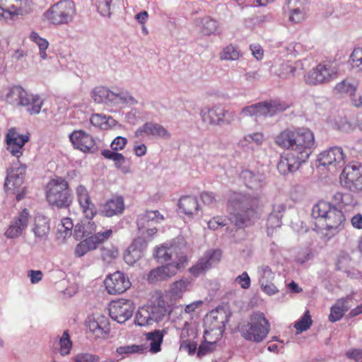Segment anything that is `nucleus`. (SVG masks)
<instances>
[{
	"mask_svg": "<svg viewBox=\"0 0 362 362\" xmlns=\"http://www.w3.org/2000/svg\"><path fill=\"white\" fill-rule=\"evenodd\" d=\"M275 143L283 148L291 150L281 156L277 163V170L283 175L298 170L315 146L314 134L306 128L286 129L275 138Z\"/></svg>",
	"mask_w": 362,
	"mask_h": 362,
	"instance_id": "1",
	"label": "nucleus"
},
{
	"mask_svg": "<svg viewBox=\"0 0 362 362\" xmlns=\"http://www.w3.org/2000/svg\"><path fill=\"white\" fill-rule=\"evenodd\" d=\"M259 204V198L248 194L233 193L230 196L227 203V211L230 221L237 227L233 235L236 240L240 241L243 239L236 236H245L244 228L251 226L258 217Z\"/></svg>",
	"mask_w": 362,
	"mask_h": 362,
	"instance_id": "2",
	"label": "nucleus"
},
{
	"mask_svg": "<svg viewBox=\"0 0 362 362\" xmlns=\"http://www.w3.org/2000/svg\"><path fill=\"white\" fill-rule=\"evenodd\" d=\"M153 256L160 262H171L165 266L158 267L149 272L148 281L152 284L165 281L175 276L178 269L183 267L187 261V257L180 250H155Z\"/></svg>",
	"mask_w": 362,
	"mask_h": 362,
	"instance_id": "3",
	"label": "nucleus"
},
{
	"mask_svg": "<svg viewBox=\"0 0 362 362\" xmlns=\"http://www.w3.org/2000/svg\"><path fill=\"white\" fill-rule=\"evenodd\" d=\"M48 203L58 209H66L73 202V193L65 178L57 176L49 181L46 186Z\"/></svg>",
	"mask_w": 362,
	"mask_h": 362,
	"instance_id": "4",
	"label": "nucleus"
},
{
	"mask_svg": "<svg viewBox=\"0 0 362 362\" xmlns=\"http://www.w3.org/2000/svg\"><path fill=\"white\" fill-rule=\"evenodd\" d=\"M270 324L262 313H255L250 315V321L242 326V336L247 340L260 342L268 335Z\"/></svg>",
	"mask_w": 362,
	"mask_h": 362,
	"instance_id": "5",
	"label": "nucleus"
},
{
	"mask_svg": "<svg viewBox=\"0 0 362 362\" xmlns=\"http://www.w3.org/2000/svg\"><path fill=\"white\" fill-rule=\"evenodd\" d=\"M6 100L12 105L27 106L30 115L40 113L43 104L38 95L30 94L21 86L12 87L6 95Z\"/></svg>",
	"mask_w": 362,
	"mask_h": 362,
	"instance_id": "6",
	"label": "nucleus"
},
{
	"mask_svg": "<svg viewBox=\"0 0 362 362\" xmlns=\"http://www.w3.org/2000/svg\"><path fill=\"white\" fill-rule=\"evenodd\" d=\"M86 228L90 229L82 223H78L74 227V237L76 240H81L76 249H96L100 245L106 241L112 234V230L108 229L104 232H99L94 235L92 230L88 231Z\"/></svg>",
	"mask_w": 362,
	"mask_h": 362,
	"instance_id": "7",
	"label": "nucleus"
},
{
	"mask_svg": "<svg viewBox=\"0 0 362 362\" xmlns=\"http://www.w3.org/2000/svg\"><path fill=\"white\" fill-rule=\"evenodd\" d=\"M167 313L164 300H159L157 304L152 303L139 307L135 315L134 322L140 327L152 325L161 321Z\"/></svg>",
	"mask_w": 362,
	"mask_h": 362,
	"instance_id": "8",
	"label": "nucleus"
},
{
	"mask_svg": "<svg viewBox=\"0 0 362 362\" xmlns=\"http://www.w3.org/2000/svg\"><path fill=\"white\" fill-rule=\"evenodd\" d=\"M338 77V68L327 62L320 63L305 76V81L310 86L328 83Z\"/></svg>",
	"mask_w": 362,
	"mask_h": 362,
	"instance_id": "9",
	"label": "nucleus"
},
{
	"mask_svg": "<svg viewBox=\"0 0 362 362\" xmlns=\"http://www.w3.org/2000/svg\"><path fill=\"white\" fill-rule=\"evenodd\" d=\"M76 13L72 1L63 0L54 4L45 13V16L54 25L66 24L72 21Z\"/></svg>",
	"mask_w": 362,
	"mask_h": 362,
	"instance_id": "10",
	"label": "nucleus"
},
{
	"mask_svg": "<svg viewBox=\"0 0 362 362\" xmlns=\"http://www.w3.org/2000/svg\"><path fill=\"white\" fill-rule=\"evenodd\" d=\"M134 309L132 300L119 298L112 300L109 305V315L118 323H124L132 317Z\"/></svg>",
	"mask_w": 362,
	"mask_h": 362,
	"instance_id": "11",
	"label": "nucleus"
},
{
	"mask_svg": "<svg viewBox=\"0 0 362 362\" xmlns=\"http://www.w3.org/2000/svg\"><path fill=\"white\" fill-rule=\"evenodd\" d=\"M104 284L107 292L110 295L122 294L132 286L128 276L120 271L107 275Z\"/></svg>",
	"mask_w": 362,
	"mask_h": 362,
	"instance_id": "12",
	"label": "nucleus"
},
{
	"mask_svg": "<svg viewBox=\"0 0 362 362\" xmlns=\"http://www.w3.org/2000/svg\"><path fill=\"white\" fill-rule=\"evenodd\" d=\"M345 184L351 191L362 190V164L352 162L346 165L341 174Z\"/></svg>",
	"mask_w": 362,
	"mask_h": 362,
	"instance_id": "13",
	"label": "nucleus"
},
{
	"mask_svg": "<svg viewBox=\"0 0 362 362\" xmlns=\"http://www.w3.org/2000/svg\"><path fill=\"white\" fill-rule=\"evenodd\" d=\"M229 316L226 310L218 308L211 310L205 318L206 328L216 332V337H222L225 331L226 324L228 322Z\"/></svg>",
	"mask_w": 362,
	"mask_h": 362,
	"instance_id": "14",
	"label": "nucleus"
},
{
	"mask_svg": "<svg viewBox=\"0 0 362 362\" xmlns=\"http://www.w3.org/2000/svg\"><path fill=\"white\" fill-rule=\"evenodd\" d=\"M69 139L74 148L83 152L93 153L98 150L95 139L83 130L74 131L69 135Z\"/></svg>",
	"mask_w": 362,
	"mask_h": 362,
	"instance_id": "15",
	"label": "nucleus"
},
{
	"mask_svg": "<svg viewBox=\"0 0 362 362\" xmlns=\"http://www.w3.org/2000/svg\"><path fill=\"white\" fill-rule=\"evenodd\" d=\"M344 221L345 216L341 209L332 204V209L329 210L320 224H318V228L336 233L340 229Z\"/></svg>",
	"mask_w": 362,
	"mask_h": 362,
	"instance_id": "16",
	"label": "nucleus"
},
{
	"mask_svg": "<svg viewBox=\"0 0 362 362\" xmlns=\"http://www.w3.org/2000/svg\"><path fill=\"white\" fill-rule=\"evenodd\" d=\"M222 257L221 250H212L199 259L197 263L189 268L190 274L197 277L204 274L212 266L218 264Z\"/></svg>",
	"mask_w": 362,
	"mask_h": 362,
	"instance_id": "17",
	"label": "nucleus"
},
{
	"mask_svg": "<svg viewBox=\"0 0 362 362\" xmlns=\"http://www.w3.org/2000/svg\"><path fill=\"white\" fill-rule=\"evenodd\" d=\"M153 138H162L168 139L171 135L170 132L161 124L153 122H146L142 126L139 127L134 132L136 138H143L144 136Z\"/></svg>",
	"mask_w": 362,
	"mask_h": 362,
	"instance_id": "18",
	"label": "nucleus"
},
{
	"mask_svg": "<svg viewBox=\"0 0 362 362\" xmlns=\"http://www.w3.org/2000/svg\"><path fill=\"white\" fill-rule=\"evenodd\" d=\"M345 155L340 146H332L320 153L318 161L320 165L341 167L344 163Z\"/></svg>",
	"mask_w": 362,
	"mask_h": 362,
	"instance_id": "19",
	"label": "nucleus"
},
{
	"mask_svg": "<svg viewBox=\"0 0 362 362\" xmlns=\"http://www.w3.org/2000/svg\"><path fill=\"white\" fill-rule=\"evenodd\" d=\"M30 217L28 209H23L11 222L5 235L9 238L20 236L27 228Z\"/></svg>",
	"mask_w": 362,
	"mask_h": 362,
	"instance_id": "20",
	"label": "nucleus"
},
{
	"mask_svg": "<svg viewBox=\"0 0 362 362\" xmlns=\"http://www.w3.org/2000/svg\"><path fill=\"white\" fill-rule=\"evenodd\" d=\"M28 140V136L18 134L14 129H9L6 136L7 150L12 156L19 158L23 155L22 149Z\"/></svg>",
	"mask_w": 362,
	"mask_h": 362,
	"instance_id": "21",
	"label": "nucleus"
},
{
	"mask_svg": "<svg viewBox=\"0 0 362 362\" xmlns=\"http://www.w3.org/2000/svg\"><path fill=\"white\" fill-rule=\"evenodd\" d=\"M86 324L90 332L96 337H102L108 331V319L99 313L89 315L86 321Z\"/></svg>",
	"mask_w": 362,
	"mask_h": 362,
	"instance_id": "22",
	"label": "nucleus"
},
{
	"mask_svg": "<svg viewBox=\"0 0 362 362\" xmlns=\"http://www.w3.org/2000/svg\"><path fill=\"white\" fill-rule=\"evenodd\" d=\"M2 6L7 10L8 18L24 15L31 9L32 0H1Z\"/></svg>",
	"mask_w": 362,
	"mask_h": 362,
	"instance_id": "23",
	"label": "nucleus"
},
{
	"mask_svg": "<svg viewBox=\"0 0 362 362\" xmlns=\"http://www.w3.org/2000/svg\"><path fill=\"white\" fill-rule=\"evenodd\" d=\"M240 177L244 182L245 186L251 189H259L263 187L265 182V176L258 170L244 169L241 171Z\"/></svg>",
	"mask_w": 362,
	"mask_h": 362,
	"instance_id": "24",
	"label": "nucleus"
},
{
	"mask_svg": "<svg viewBox=\"0 0 362 362\" xmlns=\"http://www.w3.org/2000/svg\"><path fill=\"white\" fill-rule=\"evenodd\" d=\"M25 170V165H21L18 168H12L8 170L4 187L7 189H11V187L9 185H11L13 188H18L23 183Z\"/></svg>",
	"mask_w": 362,
	"mask_h": 362,
	"instance_id": "25",
	"label": "nucleus"
},
{
	"mask_svg": "<svg viewBox=\"0 0 362 362\" xmlns=\"http://www.w3.org/2000/svg\"><path fill=\"white\" fill-rule=\"evenodd\" d=\"M223 108L220 105H214L211 107H204L200 111L202 121L211 125L220 126Z\"/></svg>",
	"mask_w": 362,
	"mask_h": 362,
	"instance_id": "26",
	"label": "nucleus"
},
{
	"mask_svg": "<svg viewBox=\"0 0 362 362\" xmlns=\"http://www.w3.org/2000/svg\"><path fill=\"white\" fill-rule=\"evenodd\" d=\"M124 209V199L122 197H116L105 202L103 206L101 213L107 217H112L122 214Z\"/></svg>",
	"mask_w": 362,
	"mask_h": 362,
	"instance_id": "27",
	"label": "nucleus"
},
{
	"mask_svg": "<svg viewBox=\"0 0 362 362\" xmlns=\"http://www.w3.org/2000/svg\"><path fill=\"white\" fill-rule=\"evenodd\" d=\"M178 206L182 210V212L189 217L197 215L199 211V205L195 197H182L179 200Z\"/></svg>",
	"mask_w": 362,
	"mask_h": 362,
	"instance_id": "28",
	"label": "nucleus"
},
{
	"mask_svg": "<svg viewBox=\"0 0 362 362\" xmlns=\"http://www.w3.org/2000/svg\"><path fill=\"white\" fill-rule=\"evenodd\" d=\"M164 217L158 210L146 211L139 214L136 219V225L139 230H141L149 226L150 223H158L163 221Z\"/></svg>",
	"mask_w": 362,
	"mask_h": 362,
	"instance_id": "29",
	"label": "nucleus"
},
{
	"mask_svg": "<svg viewBox=\"0 0 362 362\" xmlns=\"http://www.w3.org/2000/svg\"><path fill=\"white\" fill-rule=\"evenodd\" d=\"M49 223L45 216H38L35 218V224L33 228V232L35 234L36 240L39 241L45 240L49 232Z\"/></svg>",
	"mask_w": 362,
	"mask_h": 362,
	"instance_id": "30",
	"label": "nucleus"
},
{
	"mask_svg": "<svg viewBox=\"0 0 362 362\" xmlns=\"http://www.w3.org/2000/svg\"><path fill=\"white\" fill-rule=\"evenodd\" d=\"M91 96L97 103L112 104L115 92L106 87L98 86L92 90Z\"/></svg>",
	"mask_w": 362,
	"mask_h": 362,
	"instance_id": "31",
	"label": "nucleus"
},
{
	"mask_svg": "<svg viewBox=\"0 0 362 362\" xmlns=\"http://www.w3.org/2000/svg\"><path fill=\"white\" fill-rule=\"evenodd\" d=\"M330 209H332V204L323 200L313 205L311 216L315 220L316 227L318 228V224H320Z\"/></svg>",
	"mask_w": 362,
	"mask_h": 362,
	"instance_id": "32",
	"label": "nucleus"
},
{
	"mask_svg": "<svg viewBox=\"0 0 362 362\" xmlns=\"http://www.w3.org/2000/svg\"><path fill=\"white\" fill-rule=\"evenodd\" d=\"M199 26L200 32L203 35L219 34L218 23L210 16H205L200 19Z\"/></svg>",
	"mask_w": 362,
	"mask_h": 362,
	"instance_id": "33",
	"label": "nucleus"
},
{
	"mask_svg": "<svg viewBox=\"0 0 362 362\" xmlns=\"http://www.w3.org/2000/svg\"><path fill=\"white\" fill-rule=\"evenodd\" d=\"M165 330L156 329L146 334V339L150 341V351L156 354L160 351V345L163 341Z\"/></svg>",
	"mask_w": 362,
	"mask_h": 362,
	"instance_id": "34",
	"label": "nucleus"
},
{
	"mask_svg": "<svg viewBox=\"0 0 362 362\" xmlns=\"http://www.w3.org/2000/svg\"><path fill=\"white\" fill-rule=\"evenodd\" d=\"M347 310L348 307L346 305V300L344 299L338 300L330 309L329 321L334 322L339 320Z\"/></svg>",
	"mask_w": 362,
	"mask_h": 362,
	"instance_id": "35",
	"label": "nucleus"
},
{
	"mask_svg": "<svg viewBox=\"0 0 362 362\" xmlns=\"http://www.w3.org/2000/svg\"><path fill=\"white\" fill-rule=\"evenodd\" d=\"M112 104L135 105L138 104V100L129 91H119L115 92Z\"/></svg>",
	"mask_w": 362,
	"mask_h": 362,
	"instance_id": "36",
	"label": "nucleus"
},
{
	"mask_svg": "<svg viewBox=\"0 0 362 362\" xmlns=\"http://www.w3.org/2000/svg\"><path fill=\"white\" fill-rule=\"evenodd\" d=\"M357 88V84L345 79L336 84L334 90L341 94L349 95L351 98L354 96Z\"/></svg>",
	"mask_w": 362,
	"mask_h": 362,
	"instance_id": "37",
	"label": "nucleus"
},
{
	"mask_svg": "<svg viewBox=\"0 0 362 362\" xmlns=\"http://www.w3.org/2000/svg\"><path fill=\"white\" fill-rule=\"evenodd\" d=\"M240 56V50L238 47L232 44L228 45L223 49L220 53L221 60H237Z\"/></svg>",
	"mask_w": 362,
	"mask_h": 362,
	"instance_id": "38",
	"label": "nucleus"
},
{
	"mask_svg": "<svg viewBox=\"0 0 362 362\" xmlns=\"http://www.w3.org/2000/svg\"><path fill=\"white\" fill-rule=\"evenodd\" d=\"M187 282L183 280L174 282L168 291L170 298L173 300L180 298L183 293L187 290Z\"/></svg>",
	"mask_w": 362,
	"mask_h": 362,
	"instance_id": "39",
	"label": "nucleus"
},
{
	"mask_svg": "<svg viewBox=\"0 0 362 362\" xmlns=\"http://www.w3.org/2000/svg\"><path fill=\"white\" fill-rule=\"evenodd\" d=\"M187 246V243L185 238L178 235L169 242L164 243L160 246H156L154 249H182Z\"/></svg>",
	"mask_w": 362,
	"mask_h": 362,
	"instance_id": "40",
	"label": "nucleus"
},
{
	"mask_svg": "<svg viewBox=\"0 0 362 362\" xmlns=\"http://www.w3.org/2000/svg\"><path fill=\"white\" fill-rule=\"evenodd\" d=\"M269 117H273L280 112H282L289 107V105L286 102L279 100H271L267 101Z\"/></svg>",
	"mask_w": 362,
	"mask_h": 362,
	"instance_id": "41",
	"label": "nucleus"
},
{
	"mask_svg": "<svg viewBox=\"0 0 362 362\" xmlns=\"http://www.w3.org/2000/svg\"><path fill=\"white\" fill-rule=\"evenodd\" d=\"M72 348V341L70 339L68 330L64 332L59 339V353L62 356H67Z\"/></svg>",
	"mask_w": 362,
	"mask_h": 362,
	"instance_id": "42",
	"label": "nucleus"
},
{
	"mask_svg": "<svg viewBox=\"0 0 362 362\" xmlns=\"http://www.w3.org/2000/svg\"><path fill=\"white\" fill-rule=\"evenodd\" d=\"M30 39L38 45L41 58L45 59L47 58L46 49L49 46L48 41L40 37V35L35 32L31 33Z\"/></svg>",
	"mask_w": 362,
	"mask_h": 362,
	"instance_id": "43",
	"label": "nucleus"
},
{
	"mask_svg": "<svg viewBox=\"0 0 362 362\" xmlns=\"http://www.w3.org/2000/svg\"><path fill=\"white\" fill-rule=\"evenodd\" d=\"M296 1H297V0H287V5L291 10L289 20L293 23H297L301 22L303 20L304 13L300 8H291V6Z\"/></svg>",
	"mask_w": 362,
	"mask_h": 362,
	"instance_id": "44",
	"label": "nucleus"
},
{
	"mask_svg": "<svg viewBox=\"0 0 362 362\" xmlns=\"http://www.w3.org/2000/svg\"><path fill=\"white\" fill-rule=\"evenodd\" d=\"M349 62L353 68L362 71V47H357L352 52Z\"/></svg>",
	"mask_w": 362,
	"mask_h": 362,
	"instance_id": "45",
	"label": "nucleus"
},
{
	"mask_svg": "<svg viewBox=\"0 0 362 362\" xmlns=\"http://www.w3.org/2000/svg\"><path fill=\"white\" fill-rule=\"evenodd\" d=\"M313 321L309 310H307L303 316L296 322L294 327L300 332L308 329L312 325Z\"/></svg>",
	"mask_w": 362,
	"mask_h": 362,
	"instance_id": "46",
	"label": "nucleus"
},
{
	"mask_svg": "<svg viewBox=\"0 0 362 362\" xmlns=\"http://www.w3.org/2000/svg\"><path fill=\"white\" fill-rule=\"evenodd\" d=\"M112 2V0H97V8L101 16L110 18Z\"/></svg>",
	"mask_w": 362,
	"mask_h": 362,
	"instance_id": "47",
	"label": "nucleus"
},
{
	"mask_svg": "<svg viewBox=\"0 0 362 362\" xmlns=\"http://www.w3.org/2000/svg\"><path fill=\"white\" fill-rule=\"evenodd\" d=\"M74 227L73 222L70 218H64L61 224L59 226L58 230L61 234H64V238L69 237L72 234Z\"/></svg>",
	"mask_w": 362,
	"mask_h": 362,
	"instance_id": "48",
	"label": "nucleus"
},
{
	"mask_svg": "<svg viewBox=\"0 0 362 362\" xmlns=\"http://www.w3.org/2000/svg\"><path fill=\"white\" fill-rule=\"evenodd\" d=\"M82 209L86 218L89 220L87 223V227H88L90 230H95L96 226L94 222L90 221L97 214L95 205L91 204H89L88 207L82 208Z\"/></svg>",
	"mask_w": 362,
	"mask_h": 362,
	"instance_id": "49",
	"label": "nucleus"
},
{
	"mask_svg": "<svg viewBox=\"0 0 362 362\" xmlns=\"http://www.w3.org/2000/svg\"><path fill=\"white\" fill-rule=\"evenodd\" d=\"M254 107L256 117H269V110L268 107V103L267 100L255 103Z\"/></svg>",
	"mask_w": 362,
	"mask_h": 362,
	"instance_id": "50",
	"label": "nucleus"
},
{
	"mask_svg": "<svg viewBox=\"0 0 362 362\" xmlns=\"http://www.w3.org/2000/svg\"><path fill=\"white\" fill-rule=\"evenodd\" d=\"M142 250H124L123 258L129 265H133L141 256Z\"/></svg>",
	"mask_w": 362,
	"mask_h": 362,
	"instance_id": "51",
	"label": "nucleus"
},
{
	"mask_svg": "<svg viewBox=\"0 0 362 362\" xmlns=\"http://www.w3.org/2000/svg\"><path fill=\"white\" fill-rule=\"evenodd\" d=\"M236 113L233 110L223 108L222 119H221L220 127L230 125L236 119Z\"/></svg>",
	"mask_w": 362,
	"mask_h": 362,
	"instance_id": "52",
	"label": "nucleus"
},
{
	"mask_svg": "<svg viewBox=\"0 0 362 362\" xmlns=\"http://www.w3.org/2000/svg\"><path fill=\"white\" fill-rule=\"evenodd\" d=\"M262 291L269 295H273L278 292L276 286L272 282V280L259 279Z\"/></svg>",
	"mask_w": 362,
	"mask_h": 362,
	"instance_id": "53",
	"label": "nucleus"
},
{
	"mask_svg": "<svg viewBox=\"0 0 362 362\" xmlns=\"http://www.w3.org/2000/svg\"><path fill=\"white\" fill-rule=\"evenodd\" d=\"M74 362H98L99 356L90 353H81L75 356Z\"/></svg>",
	"mask_w": 362,
	"mask_h": 362,
	"instance_id": "54",
	"label": "nucleus"
},
{
	"mask_svg": "<svg viewBox=\"0 0 362 362\" xmlns=\"http://www.w3.org/2000/svg\"><path fill=\"white\" fill-rule=\"evenodd\" d=\"M282 224L281 219L275 216L274 215H269L267 221V234L270 235L272 232L271 230H274L277 228H280Z\"/></svg>",
	"mask_w": 362,
	"mask_h": 362,
	"instance_id": "55",
	"label": "nucleus"
},
{
	"mask_svg": "<svg viewBox=\"0 0 362 362\" xmlns=\"http://www.w3.org/2000/svg\"><path fill=\"white\" fill-rule=\"evenodd\" d=\"M244 140L248 143H255L257 146H261L264 140V136L260 132H255L246 135Z\"/></svg>",
	"mask_w": 362,
	"mask_h": 362,
	"instance_id": "56",
	"label": "nucleus"
},
{
	"mask_svg": "<svg viewBox=\"0 0 362 362\" xmlns=\"http://www.w3.org/2000/svg\"><path fill=\"white\" fill-rule=\"evenodd\" d=\"M226 219L221 216L213 217L208 221V227L211 230H216L226 225Z\"/></svg>",
	"mask_w": 362,
	"mask_h": 362,
	"instance_id": "57",
	"label": "nucleus"
},
{
	"mask_svg": "<svg viewBox=\"0 0 362 362\" xmlns=\"http://www.w3.org/2000/svg\"><path fill=\"white\" fill-rule=\"evenodd\" d=\"M141 351H143V346L139 345L119 346L117 349V353L120 355L124 354L138 353Z\"/></svg>",
	"mask_w": 362,
	"mask_h": 362,
	"instance_id": "58",
	"label": "nucleus"
},
{
	"mask_svg": "<svg viewBox=\"0 0 362 362\" xmlns=\"http://www.w3.org/2000/svg\"><path fill=\"white\" fill-rule=\"evenodd\" d=\"M127 144V139L123 136H117L110 144L112 150L118 151L122 150Z\"/></svg>",
	"mask_w": 362,
	"mask_h": 362,
	"instance_id": "59",
	"label": "nucleus"
},
{
	"mask_svg": "<svg viewBox=\"0 0 362 362\" xmlns=\"http://www.w3.org/2000/svg\"><path fill=\"white\" fill-rule=\"evenodd\" d=\"M200 198L205 205L210 206H212L217 202L216 195L211 192H202Z\"/></svg>",
	"mask_w": 362,
	"mask_h": 362,
	"instance_id": "60",
	"label": "nucleus"
},
{
	"mask_svg": "<svg viewBox=\"0 0 362 362\" xmlns=\"http://www.w3.org/2000/svg\"><path fill=\"white\" fill-rule=\"evenodd\" d=\"M204 342L210 344L214 346L216 341L221 337H216V332L212 331L209 328H206L204 334Z\"/></svg>",
	"mask_w": 362,
	"mask_h": 362,
	"instance_id": "61",
	"label": "nucleus"
},
{
	"mask_svg": "<svg viewBox=\"0 0 362 362\" xmlns=\"http://www.w3.org/2000/svg\"><path fill=\"white\" fill-rule=\"evenodd\" d=\"M346 356L356 362H362V349H351L347 351L345 354Z\"/></svg>",
	"mask_w": 362,
	"mask_h": 362,
	"instance_id": "62",
	"label": "nucleus"
},
{
	"mask_svg": "<svg viewBox=\"0 0 362 362\" xmlns=\"http://www.w3.org/2000/svg\"><path fill=\"white\" fill-rule=\"evenodd\" d=\"M235 282L240 284L244 289H247L250 286V278L246 272L237 276Z\"/></svg>",
	"mask_w": 362,
	"mask_h": 362,
	"instance_id": "63",
	"label": "nucleus"
},
{
	"mask_svg": "<svg viewBox=\"0 0 362 362\" xmlns=\"http://www.w3.org/2000/svg\"><path fill=\"white\" fill-rule=\"evenodd\" d=\"M286 210V206L284 203H278L273 205L272 211L269 214L270 215H274L279 218L281 219L284 214Z\"/></svg>",
	"mask_w": 362,
	"mask_h": 362,
	"instance_id": "64",
	"label": "nucleus"
}]
</instances>
